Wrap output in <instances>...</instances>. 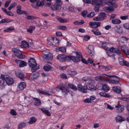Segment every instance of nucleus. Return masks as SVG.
Instances as JSON below:
<instances>
[{"mask_svg":"<svg viewBox=\"0 0 129 129\" xmlns=\"http://www.w3.org/2000/svg\"><path fill=\"white\" fill-rule=\"evenodd\" d=\"M92 2L96 5H107L109 7H105L103 8V10L105 11L108 12L113 11L114 10V8H116L117 6L113 1H92Z\"/></svg>","mask_w":129,"mask_h":129,"instance_id":"f257e3e1","label":"nucleus"},{"mask_svg":"<svg viewBox=\"0 0 129 129\" xmlns=\"http://www.w3.org/2000/svg\"><path fill=\"white\" fill-rule=\"evenodd\" d=\"M57 58L61 62H66L72 60L74 62H78L80 60L79 58H78L75 56L64 54L58 55L57 57Z\"/></svg>","mask_w":129,"mask_h":129,"instance_id":"f03ea898","label":"nucleus"},{"mask_svg":"<svg viewBox=\"0 0 129 129\" xmlns=\"http://www.w3.org/2000/svg\"><path fill=\"white\" fill-rule=\"evenodd\" d=\"M28 64L31 68V71L32 72H35L39 69V67L37 66L35 60L34 58H30L29 60Z\"/></svg>","mask_w":129,"mask_h":129,"instance_id":"7ed1b4c3","label":"nucleus"},{"mask_svg":"<svg viewBox=\"0 0 129 129\" xmlns=\"http://www.w3.org/2000/svg\"><path fill=\"white\" fill-rule=\"evenodd\" d=\"M42 56L44 61L48 63H50L47 61L48 60H51L53 58L52 54L50 53L47 54H43Z\"/></svg>","mask_w":129,"mask_h":129,"instance_id":"20e7f679","label":"nucleus"},{"mask_svg":"<svg viewBox=\"0 0 129 129\" xmlns=\"http://www.w3.org/2000/svg\"><path fill=\"white\" fill-rule=\"evenodd\" d=\"M55 2V4L53 5V7L52 9L53 10L59 11L61 8V4L62 3L61 1H54Z\"/></svg>","mask_w":129,"mask_h":129,"instance_id":"39448f33","label":"nucleus"},{"mask_svg":"<svg viewBox=\"0 0 129 129\" xmlns=\"http://www.w3.org/2000/svg\"><path fill=\"white\" fill-rule=\"evenodd\" d=\"M58 43L59 41L57 38H55L51 37L49 38L48 41V43L51 45H58Z\"/></svg>","mask_w":129,"mask_h":129,"instance_id":"423d86ee","label":"nucleus"},{"mask_svg":"<svg viewBox=\"0 0 129 129\" xmlns=\"http://www.w3.org/2000/svg\"><path fill=\"white\" fill-rule=\"evenodd\" d=\"M15 61L17 63L19 64V66L20 67L26 66L27 65V63L24 61L16 59Z\"/></svg>","mask_w":129,"mask_h":129,"instance_id":"0eeeda50","label":"nucleus"},{"mask_svg":"<svg viewBox=\"0 0 129 129\" xmlns=\"http://www.w3.org/2000/svg\"><path fill=\"white\" fill-rule=\"evenodd\" d=\"M8 76L7 75H1L0 77V85H4L3 87H2V89H3L5 88L4 83L5 82V78H6Z\"/></svg>","mask_w":129,"mask_h":129,"instance_id":"6e6552de","label":"nucleus"},{"mask_svg":"<svg viewBox=\"0 0 129 129\" xmlns=\"http://www.w3.org/2000/svg\"><path fill=\"white\" fill-rule=\"evenodd\" d=\"M101 23L100 22H89V25L92 28H95L100 26Z\"/></svg>","mask_w":129,"mask_h":129,"instance_id":"1a4fd4ad","label":"nucleus"},{"mask_svg":"<svg viewBox=\"0 0 129 129\" xmlns=\"http://www.w3.org/2000/svg\"><path fill=\"white\" fill-rule=\"evenodd\" d=\"M16 76L20 78L22 80H24V76L23 73L20 71L18 70L15 72Z\"/></svg>","mask_w":129,"mask_h":129,"instance_id":"9d476101","label":"nucleus"},{"mask_svg":"<svg viewBox=\"0 0 129 129\" xmlns=\"http://www.w3.org/2000/svg\"><path fill=\"white\" fill-rule=\"evenodd\" d=\"M119 63L122 66L125 65L127 67H129V63L127 61L124 60L121 57L118 58Z\"/></svg>","mask_w":129,"mask_h":129,"instance_id":"9b49d317","label":"nucleus"},{"mask_svg":"<svg viewBox=\"0 0 129 129\" xmlns=\"http://www.w3.org/2000/svg\"><path fill=\"white\" fill-rule=\"evenodd\" d=\"M75 53L76 55V56L75 57L77 58H79L80 59V61H80L81 58V61L82 62L85 64H87V62L86 61V60L85 59H84L82 58V55H81L80 52H76Z\"/></svg>","mask_w":129,"mask_h":129,"instance_id":"f8f14e48","label":"nucleus"},{"mask_svg":"<svg viewBox=\"0 0 129 129\" xmlns=\"http://www.w3.org/2000/svg\"><path fill=\"white\" fill-rule=\"evenodd\" d=\"M78 89L83 93H86L87 92V90L85 87H83L80 84H79L77 86Z\"/></svg>","mask_w":129,"mask_h":129,"instance_id":"ddd939ff","label":"nucleus"},{"mask_svg":"<svg viewBox=\"0 0 129 129\" xmlns=\"http://www.w3.org/2000/svg\"><path fill=\"white\" fill-rule=\"evenodd\" d=\"M8 76L7 77L5 78V81H6L7 84L9 85L12 84L13 82V79L11 78L8 75H7Z\"/></svg>","mask_w":129,"mask_h":129,"instance_id":"4468645a","label":"nucleus"},{"mask_svg":"<svg viewBox=\"0 0 129 129\" xmlns=\"http://www.w3.org/2000/svg\"><path fill=\"white\" fill-rule=\"evenodd\" d=\"M84 86V87H85L86 89L92 90L95 88V87H94L93 85L90 83L88 84L87 85L85 84Z\"/></svg>","mask_w":129,"mask_h":129,"instance_id":"2eb2a0df","label":"nucleus"},{"mask_svg":"<svg viewBox=\"0 0 129 129\" xmlns=\"http://www.w3.org/2000/svg\"><path fill=\"white\" fill-rule=\"evenodd\" d=\"M31 74V79L32 80H34L38 78L39 76V73L36 72V71L34 72Z\"/></svg>","mask_w":129,"mask_h":129,"instance_id":"dca6fc26","label":"nucleus"},{"mask_svg":"<svg viewBox=\"0 0 129 129\" xmlns=\"http://www.w3.org/2000/svg\"><path fill=\"white\" fill-rule=\"evenodd\" d=\"M115 30L118 33L121 34L123 32L122 28L120 26H116L114 28Z\"/></svg>","mask_w":129,"mask_h":129,"instance_id":"f3484780","label":"nucleus"},{"mask_svg":"<svg viewBox=\"0 0 129 129\" xmlns=\"http://www.w3.org/2000/svg\"><path fill=\"white\" fill-rule=\"evenodd\" d=\"M109 50L111 52H115L118 54H120V50L118 49H116L114 47L111 48L110 49L109 48Z\"/></svg>","mask_w":129,"mask_h":129,"instance_id":"a211bd4d","label":"nucleus"},{"mask_svg":"<svg viewBox=\"0 0 129 129\" xmlns=\"http://www.w3.org/2000/svg\"><path fill=\"white\" fill-rule=\"evenodd\" d=\"M116 108H117V111L118 113H121L123 112L124 110V106H123L121 105L119 107L118 105L116 106H115Z\"/></svg>","mask_w":129,"mask_h":129,"instance_id":"6ab92c4d","label":"nucleus"},{"mask_svg":"<svg viewBox=\"0 0 129 129\" xmlns=\"http://www.w3.org/2000/svg\"><path fill=\"white\" fill-rule=\"evenodd\" d=\"M18 87L21 90L23 89L26 86V84L24 82H22L18 85Z\"/></svg>","mask_w":129,"mask_h":129,"instance_id":"aec40b11","label":"nucleus"},{"mask_svg":"<svg viewBox=\"0 0 129 129\" xmlns=\"http://www.w3.org/2000/svg\"><path fill=\"white\" fill-rule=\"evenodd\" d=\"M40 109L43 113H44L47 116H50L51 115L50 112L48 110L44 108H40Z\"/></svg>","mask_w":129,"mask_h":129,"instance_id":"412c9836","label":"nucleus"},{"mask_svg":"<svg viewBox=\"0 0 129 129\" xmlns=\"http://www.w3.org/2000/svg\"><path fill=\"white\" fill-rule=\"evenodd\" d=\"M93 46L92 45L89 46L88 48L89 49L88 52L91 56H93V51L94 50Z\"/></svg>","mask_w":129,"mask_h":129,"instance_id":"4be33fe9","label":"nucleus"},{"mask_svg":"<svg viewBox=\"0 0 129 129\" xmlns=\"http://www.w3.org/2000/svg\"><path fill=\"white\" fill-rule=\"evenodd\" d=\"M95 80L100 82H101L105 79L104 77V75L97 76L95 77Z\"/></svg>","mask_w":129,"mask_h":129,"instance_id":"5701e85b","label":"nucleus"},{"mask_svg":"<svg viewBox=\"0 0 129 129\" xmlns=\"http://www.w3.org/2000/svg\"><path fill=\"white\" fill-rule=\"evenodd\" d=\"M59 89L61 90L62 93L64 95L66 94L69 91L68 89L64 87H59Z\"/></svg>","mask_w":129,"mask_h":129,"instance_id":"b1692460","label":"nucleus"},{"mask_svg":"<svg viewBox=\"0 0 129 129\" xmlns=\"http://www.w3.org/2000/svg\"><path fill=\"white\" fill-rule=\"evenodd\" d=\"M125 120V119L120 116H117L116 118V120L117 122H122Z\"/></svg>","mask_w":129,"mask_h":129,"instance_id":"393cba45","label":"nucleus"},{"mask_svg":"<svg viewBox=\"0 0 129 129\" xmlns=\"http://www.w3.org/2000/svg\"><path fill=\"white\" fill-rule=\"evenodd\" d=\"M13 52L15 54V55L17 56V55H18L19 54H21V51L17 49L13 48L12 49Z\"/></svg>","mask_w":129,"mask_h":129,"instance_id":"a878e982","label":"nucleus"},{"mask_svg":"<svg viewBox=\"0 0 129 129\" xmlns=\"http://www.w3.org/2000/svg\"><path fill=\"white\" fill-rule=\"evenodd\" d=\"M57 20L60 22L61 23H64L66 22H68L69 21V19H63L62 18L60 17H58L57 18Z\"/></svg>","mask_w":129,"mask_h":129,"instance_id":"bb28decb","label":"nucleus"},{"mask_svg":"<svg viewBox=\"0 0 129 129\" xmlns=\"http://www.w3.org/2000/svg\"><path fill=\"white\" fill-rule=\"evenodd\" d=\"M37 119L34 117H32L30 118V120L28 122L29 124H32L35 123Z\"/></svg>","mask_w":129,"mask_h":129,"instance_id":"cd10ccee","label":"nucleus"},{"mask_svg":"<svg viewBox=\"0 0 129 129\" xmlns=\"http://www.w3.org/2000/svg\"><path fill=\"white\" fill-rule=\"evenodd\" d=\"M121 22L120 20L118 19H115L112 20V23L113 24H118Z\"/></svg>","mask_w":129,"mask_h":129,"instance_id":"c85d7f7f","label":"nucleus"},{"mask_svg":"<svg viewBox=\"0 0 129 129\" xmlns=\"http://www.w3.org/2000/svg\"><path fill=\"white\" fill-rule=\"evenodd\" d=\"M112 90L115 92L119 93L121 92V90L119 87H118L117 86H114L112 88Z\"/></svg>","mask_w":129,"mask_h":129,"instance_id":"c756f323","label":"nucleus"},{"mask_svg":"<svg viewBox=\"0 0 129 129\" xmlns=\"http://www.w3.org/2000/svg\"><path fill=\"white\" fill-rule=\"evenodd\" d=\"M33 99L36 101V102H35L34 104L35 105L38 106H39L40 105L41 102L39 99L36 98H34Z\"/></svg>","mask_w":129,"mask_h":129,"instance_id":"7c9ffc66","label":"nucleus"},{"mask_svg":"<svg viewBox=\"0 0 129 129\" xmlns=\"http://www.w3.org/2000/svg\"><path fill=\"white\" fill-rule=\"evenodd\" d=\"M68 86L75 90H76L77 89L76 86L73 84H68Z\"/></svg>","mask_w":129,"mask_h":129,"instance_id":"2f4dec72","label":"nucleus"},{"mask_svg":"<svg viewBox=\"0 0 129 129\" xmlns=\"http://www.w3.org/2000/svg\"><path fill=\"white\" fill-rule=\"evenodd\" d=\"M102 88L104 91L105 92H107L109 90V87L107 85L105 84L103 85Z\"/></svg>","mask_w":129,"mask_h":129,"instance_id":"473e14b6","label":"nucleus"},{"mask_svg":"<svg viewBox=\"0 0 129 129\" xmlns=\"http://www.w3.org/2000/svg\"><path fill=\"white\" fill-rule=\"evenodd\" d=\"M35 28V27L34 26H31L28 29H27V31L30 34H31L33 33V30Z\"/></svg>","mask_w":129,"mask_h":129,"instance_id":"72a5a7b5","label":"nucleus"},{"mask_svg":"<svg viewBox=\"0 0 129 129\" xmlns=\"http://www.w3.org/2000/svg\"><path fill=\"white\" fill-rule=\"evenodd\" d=\"M37 92L40 94H41L44 95H50V94L46 92L45 91L41 90H40L38 89L37 90Z\"/></svg>","mask_w":129,"mask_h":129,"instance_id":"f704fd0d","label":"nucleus"},{"mask_svg":"<svg viewBox=\"0 0 129 129\" xmlns=\"http://www.w3.org/2000/svg\"><path fill=\"white\" fill-rule=\"evenodd\" d=\"M99 94L101 96H103L107 98H109L110 97V96L109 94H107L104 92H100L99 93Z\"/></svg>","mask_w":129,"mask_h":129,"instance_id":"c9c22d12","label":"nucleus"},{"mask_svg":"<svg viewBox=\"0 0 129 129\" xmlns=\"http://www.w3.org/2000/svg\"><path fill=\"white\" fill-rule=\"evenodd\" d=\"M26 126V124L24 122H21L18 125V129H21L22 127H24Z\"/></svg>","mask_w":129,"mask_h":129,"instance_id":"e433bc0d","label":"nucleus"},{"mask_svg":"<svg viewBox=\"0 0 129 129\" xmlns=\"http://www.w3.org/2000/svg\"><path fill=\"white\" fill-rule=\"evenodd\" d=\"M101 43L102 45V46L103 48H104L107 51L109 50V48L106 46V44L105 43H103L102 42H101Z\"/></svg>","mask_w":129,"mask_h":129,"instance_id":"4c0bfd02","label":"nucleus"},{"mask_svg":"<svg viewBox=\"0 0 129 129\" xmlns=\"http://www.w3.org/2000/svg\"><path fill=\"white\" fill-rule=\"evenodd\" d=\"M121 50L126 55H128L129 54V51L128 49L127 48H126L125 49L122 48Z\"/></svg>","mask_w":129,"mask_h":129,"instance_id":"58836bf2","label":"nucleus"},{"mask_svg":"<svg viewBox=\"0 0 129 129\" xmlns=\"http://www.w3.org/2000/svg\"><path fill=\"white\" fill-rule=\"evenodd\" d=\"M43 69L46 71H48L51 69V66L49 65L45 66L44 67Z\"/></svg>","mask_w":129,"mask_h":129,"instance_id":"ea45409f","label":"nucleus"},{"mask_svg":"<svg viewBox=\"0 0 129 129\" xmlns=\"http://www.w3.org/2000/svg\"><path fill=\"white\" fill-rule=\"evenodd\" d=\"M94 34L97 35H99L101 34V33L98 30H91Z\"/></svg>","mask_w":129,"mask_h":129,"instance_id":"a19ab883","label":"nucleus"},{"mask_svg":"<svg viewBox=\"0 0 129 129\" xmlns=\"http://www.w3.org/2000/svg\"><path fill=\"white\" fill-rule=\"evenodd\" d=\"M68 73L71 75H74L77 74V72L75 71H71L69 70L68 71Z\"/></svg>","mask_w":129,"mask_h":129,"instance_id":"79ce46f5","label":"nucleus"},{"mask_svg":"<svg viewBox=\"0 0 129 129\" xmlns=\"http://www.w3.org/2000/svg\"><path fill=\"white\" fill-rule=\"evenodd\" d=\"M101 67L103 69H105L106 71H108L111 69V67L109 66H102Z\"/></svg>","mask_w":129,"mask_h":129,"instance_id":"37998d69","label":"nucleus"},{"mask_svg":"<svg viewBox=\"0 0 129 129\" xmlns=\"http://www.w3.org/2000/svg\"><path fill=\"white\" fill-rule=\"evenodd\" d=\"M10 20L7 19L5 18L2 19L0 21V23H8L10 22Z\"/></svg>","mask_w":129,"mask_h":129,"instance_id":"c03bdc74","label":"nucleus"},{"mask_svg":"<svg viewBox=\"0 0 129 129\" xmlns=\"http://www.w3.org/2000/svg\"><path fill=\"white\" fill-rule=\"evenodd\" d=\"M99 15L101 16V18H102V20L105 19L106 18V14L104 13H100L99 14Z\"/></svg>","mask_w":129,"mask_h":129,"instance_id":"a18cd8bd","label":"nucleus"},{"mask_svg":"<svg viewBox=\"0 0 129 129\" xmlns=\"http://www.w3.org/2000/svg\"><path fill=\"white\" fill-rule=\"evenodd\" d=\"M22 45H24V47H29L28 43L25 41H22L21 42Z\"/></svg>","mask_w":129,"mask_h":129,"instance_id":"49530a36","label":"nucleus"},{"mask_svg":"<svg viewBox=\"0 0 129 129\" xmlns=\"http://www.w3.org/2000/svg\"><path fill=\"white\" fill-rule=\"evenodd\" d=\"M102 18H101V16H97L93 18V20L96 21H100L102 20Z\"/></svg>","mask_w":129,"mask_h":129,"instance_id":"de8ad7c7","label":"nucleus"},{"mask_svg":"<svg viewBox=\"0 0 129 129\" xmlns=\"http://www.w3.org/2000/svg\"><path fill=\"white\" fill-rule=\"evenodd\" d=\"M17 57L19 59H22L24 58L25 57V55H23L21 54H19L18 55H17Z\"/></svg>","mask_w":129,"mask_h":129,"instance_id":"09e8293b","label":"nucleus"},{"mask_svg":"<svg viewBox=\"0 0 129 129\" xmlns=\"http://www.w3.org/2000/svg\"><path fill=\"white\" fill-rule=\"evenodd\" d=\"M111 83L113 84H117L119 83V81L118 80H111L110 81Z\"/></svg>","mask_w":129,"mask_h":129,"instance_id":"8fccbe9b","label":"nucleus"},{"mask_svg":"<svg viewBox=\"0 0 129 129\" xmlns=\"http://www.w3.org/2000/svg\"><path fill=\"white\" fill-rule=\"evenodd\" d=\"M120 99L123 101H125L127 102H129V97H122L120 98Z\"/></svg>","mask_w":129,"mask_h":129,"instance_id":"3c124183","label":"nucleus"},{"mask_svg":"<svg viewBox=\"0 0 129 129\" xmlns=\"http://www.w3.org/2000/svg\"><path fill=\"white\" fill-rule=\"evenodd\" d=\"M87 13V11L86 10H85L81 13V14L83 17H86V15Z\"/></svg>","mask_w":129,"mask_h":129,"instance_id":"603ef678","label":"nucleus"},{"mask_svg":"<svg viewBox=\"0 0 129 129\" xmlns=\"http://www.w3.org/2000/svg\"><path fill=\"white\" fill-rule=\"evenodd\" d=\"M44 4V3L43 1H38L37 3V5L39 6H43Z\"/></svg>","mask_w":129,"mask_h":129,"instance_id":"864d4df0","label":"nucleus"},{"mask_svg":"<svg viewBox=\"0 0 129 129\" xmlns=\"http://www.w3.org/2000/svg\"><path fill=\"white\" fill-rule=\"evenodd\" d=\"M36 18V17L31 16H28L27 17V19L29 20H35Z\"/></svg>","mask_w":129,"mask_h":129,"instance_id":"5fc2aeb1","label":"nucleus"},{"mask_svg":"<svg viewBox=\"0 0 129 129\" xmlns=\"http://www.w3.org/2000/svg\"><path fill=\"white\" fill-rule=\"evenodd\" d=\"M58 28L60 29L66 30L67 29V27L64 26H60L58 27Z\"/></svg>","mask_w":129,"mask_h":129,"instance_id":"6e6d98bb","label":"nucleus"},{"mask_svg":"<svg viewBox=\"0 0 129 129\" xmlns=\"http://www.w3.org/2000/svg\"><path fill=\"white\" fill-rule=\"evenodd\" d=\"M95 15V14L94 12H92L90 13L89 14H88L87 17L89 18H91L94 16Z\"/></svg>","mask_w":129,"mask_h":129,"instance_id":"4d7b16f0","label":"nucleus"},{"mask_svg":"<svg viewBox=\"0 0 129 129\" xmlns=\"http://www.w3.org/2000/svg\"><path fill=\"white\" fill-rule=\"evenodd\" d=\"M104 78L106 79L107 78V77H109L110 78L112 77H115L117 78H119L117 76H115L114 75H106L105 74H104Z\"/></svg>","mask_w":129,"mask_h":129,"instance_id":"13d9d810","label":"nucleus"},{"mask_svg":"<svg viewBox=\"0 0 129 129\" xmlns=\"http://www.w3.org/2000/svg\"><path fill=\"white\" fill-rule=\"evenodd\" d=\"M10 113L12 115L14 116L16 115L17 114L16 112L14 109L11 110V111L10 112Z\"/></svg>","mask_w":129,"mask_h":129,"instance_id":"bf43d9fd","label":"nucleus"},{"mask_svg":"<svg viewBox=\"0 0 129 129\" xmlns=\"http://www.w3.org/2000/svg\"><path fill=\"white\" fill-rule=\"evenodd\" d=\"M59 49L60 51L64 53L66 51V48L65 47H60L59 48Z\"/></svg>","mask_w":129,"mask_h":129,"instance_id":"052dcab7","label":"nucleus"},{"mask_svg":"<svg viewBox=\"0 0 129 129\" xmlns=\"http://www.w3.org/2000/svg\"><path fill=\"white\" fill-rule=\"evenodd\" d=\"M50 1V3H45V5L46 6L49 7H51L52 3L51 2L52 1Z\"/></svg>","mask_w":129,"mask_h":129,"instance_id":"680f3d73","label":"nucleus"},{"mask_svg":"<svg viewBox=\"0 0 129 129\" xmlns=\"http://www.w3.org/2000/svg\"><path fill=\"white\" fill-rule=\"evenodd\" d=\"M10 3V1H7L5 3V8H7L9 6Z\"/></svg>","mask_w":129,"mask_h":129,"instance_id":"e2e57ef3","label":"nucleus"},{"mask_svg":"<svg viewBox=\"0 0 129 129\" xmlns=\"http://www.w3.org/2000/svg\"><path fill=\"white\" fill-rule=\"evenodd\" d=\"M128 16H120V18L122 20H125L128 18Z\"/></svg>","mask_w":129,"mask_h":129,"instance_id":"0e129e2a","label":"nucleus"},{"mask_svg":"<svg viewBox=\"0 0 129 129\" xmlns=\"http://www.w3.org/2000/svg\"><path fill=\"white\" fill-rule=\"evenodd\" d=\"M124 27L125 28L129 30V25L127 24H123Z\"/></svg>","mask_w":129,"mask_h":129,"instance_id":"69168bd1","label":"nucleus"},{"mask_svg":"<svg viewBox=\"0 0 129 129\" xmlns=\"http://www.w3.org/2000/svg\"><path fill=\"white\" fill-rule=\"evenodd\" d=\"M84 101L85 103H90L91 102L90 98H87L85 99Z\"/></svg>","mask_w":129,"mask_h":129,"instance_id":"338daca9","label":"nucleus"},{"mask_svg":"<svg viewBox=\"0 0 129 129\" xmlns=\"http://www.w3.org/2000/svg\"><path fill=\"white\" fill-rule=\"evenodd\" d=\"M22 10H21L20 9H17L16 10V12L17 13L21 15V14Z\"/></svg>","mask_w":129,"mask_h":129,"instance_id":"774afa93","label":"nucleus"}]
</instances>
